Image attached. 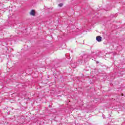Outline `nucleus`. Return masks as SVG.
<instances>
[{
  "mask_svg": "<svg viewBox=\"0 0 125 125\" xmlns=\"http://www.w3.org/2000/svg\"><path fill=\"white\" fill-rule=\"evenodd\" d=\"M101 40H102V38L100 36H97L96 37V41H97V42H101Z\"/></svg>",
  "mask_w": 125,
  "mask_h": 125,
  "instance_id": "3",
  "label": "nucleus"
},
{
  "mask_svg": "<svg viewBox=\"0 0 125 125\" xmlns=\"http://www.w3.org/2000/svg\"><path fill=\"white\" fill-rule=\"evenodd\" d=\"M30 15H32V16H35L36 15V13L35 12V10H32L30 12Z\"/></svg>",
  "mask_w": 125,
  "mask_h": 125,
  "instance_id": "2",
  "label": "nucleus"
},
{
  "mask_svg": "<svg viewBox=\"0 0 125 125\" xmlns=\"http://www.w3.org/2000/svg\"><path fill=\"white\" fill-rule=\"evenodd\" d=\"M87 57L86 55H84L83 56H81L80 57V59H82L83 60H79L77 63H71V67H72V68H76V67H77V66L78 65V64H82L83 63V60L84 61H85V60H84V59Z\"/></svg>",
  "mask_w": 125,
  "mask_h": 125,
  "instance_id": "1",
  "label": "nucleus"
},
{
  "mask_svg": "<svg viewBox=\"0 0 125 125\" xmlns=\"http://www.w3.org/2000/svg\"><path fill=\"white\" fill-rule=\"evenodd\" d=\"M58 5H59V6H60V7H61L63 6V3H60Z\"/></svg>",
  "mask_w": 125,
  "mask_h": 125,
  "instance_id": "4",
  "label": "nucleus"
}]
</instances>
